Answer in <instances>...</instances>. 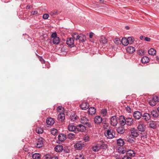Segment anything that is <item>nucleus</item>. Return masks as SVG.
Segmentation results:
<instances>
[{
    "mask_svg": "<svg viewBox=\"0 0 159 159\" xmlns=\"http://www.w3.org/2000/svg\"><path fill=\"white\" fill-rule=\"evenodd\" d=\"M126 51L128 53H132L135 51V48L133 47H128L127 48Z\"/></svg>",
    "mask_w": 159,
    "mask_h": 159,
    "instance_id": "22",
    "label": "nucleus"
},
{
    "mask_svg": "<svg viewBox=\"0 0 159 159\" xmlns=\"http://www.w3.org/2000/svg\"><path fill=\"white\" fill-rule=\"evenodd\" d=\"M93 151L95 152H97L100 149L99 144H95L92 147Z\"/></svg>",
    "mask_w": 159,
    "mask_h": 159,
    "instance_id": "23",
    "label": "nucleus"
},
{
    "mask_svg": "<svg viewBox=\"0 0 159 159\" xmlns=\"http://www.w3.org/2000/svg\"><path fill=\"white\" fill-rule=\"evenodd\" d=\"M58 139L59 140L62 142L66 139V137L65 134H60L58 136Z\"/></svg>",
    "mask_w": 159,
    "mask_h": 159,
    "instance_id": "19",
    "label": "nucleus"
},
{
    "mask_svg": "<svg viewBox=\"0 0 159 159\" xmlns=\"http://www.w3.org/2000/svg\"><path fill=\"white\" fill-rule=\"evenodd\" d=\"M77 119V116L75 115H72L70 117V120L72 121H75Z\"/></svg>",
    "mask_w": 159,
    "mask_h": 159,
    "instance_id": "37",
    "label": "nucleus"
},
{
    "mask_svg": "<svg viewBox=\"0 0 159 159\" xmlns=\"http://www.w3.org/2000/svg\"><path fill=\"white\" fill-rule=\"evenodd\" d=\"M49 15L48 14H45L43 15V19L46 20L48 18Z\"/></svg>",
    "mask_w": 159,
    "mask_h": 159,
    "instance_id": "46",
    "label": "nucleus"
},
{
    "mask_svg": "<svg viewBox=\"0 0 159 159\" xmlns=\"http://www.w3.org/2000/svg\"><path fill=\"white\" fill-rule=\"evenodd\" d=\"M44 140V139L42 138L39 139L38 141L36 143V147L39 148L42 147L43 145V141Z\"/></svg>",
    "mask_w": 159,
    "mask_h": 159,
    "instance_id": "9",
    "label": "nucleus"
},
{
    "mask_svg": "<svg viewBox=\"0 0 159 159\" xmlns=\"http://www.w3.org/2000/svg\"><path fill=\"white\" fill-rule=\"evenodd\" d=\"M62 109H63V108L61 106H59L57 108V110L58 111H60L62 110Z\"/></svg>",
    "mask_w": 159,
    "mask_h": 159,
    "instance_id": "55",
    "label": "nucleus"
},
{
    "mask_svg": "<svg viewBox=\"0 0 159 159\" xmlns=\"http://www.w3.org/2000/svg\"><path fill=\"white\" fill-rule=\"evenodd\" d=\"M76 159H83V158H82L79 159L78 158H76Z\"/></svg>",
    "mask_w": 159,
    "mask_h": 159,
    "instance_id": "64",
    "label": "nucleus"
},
{
    "mask_svg": "<svg viewBox=\"0 0 159 159\" xmlns=\"http://www.w3.org/2000/svg\"><path fill=\"white\" fill-rule=\"evenodd\" d=\"M144 39L145 41H146L147 42H150V41L151 39L149 38L145 37Z\"/></svg>",
    "mask_w": 159,
    "mask_h": 159,
    "instance_id": "52",
    "label": "nucleus"
},
{
    "mask_svg": "<svg viewBox=\"0 0 159 159\" xmlns=\"http://www.w3.org/2000/svg\"><path fill=\"white\" fill-rule=\"evenodd\" d=\"M128 141L131 143H133L134 142V140H133V139H128Z\"/></svg>",
    "mask_w": 159,
    "mask_h": 159,
    "instance_id": "56",
    "label": "nucleus"
},
{
    "mask_svg": "<svg viewBox=\"0 0 159 159\" xmlns=\"http://www.w3.org/2000/svg\"><path fill=\"white\" fill-rule=\"evenodd\" d=\"M51 37L52 38H55L57 37V34L56 32H54L53 33L51 36Z\"/></svg>",
    "mask_w": 159,
    "mask_h": 159,
    "instance_id": "50",
    "label": "nucleus"
},
{
    "mask_svg": "<svg viewBox=\"0 0 159 159\" xmlns=\"http://www.w3.org/2000/svg\"><path fill=\"white\" fill-rule=\"evenodd\" d=\"M80 122L84 125H87L89 123V120L85 116L84 113H82L80 115L79 118Z\"/></svg>",
    "mask_w": 159,
    "mask_h": 159,
    "instance_id": "3",
    "label": "nucleus"
},
{
    "mask_svg": "<svg viewBox=\"0 0 159 159\" xmlns=\"http://www.w3.org/2000/svg\"><path fill=\"white\" fill-rule=\"evenodd\" d=\"M126 110L129 113H130L131 112V108L127 106L126 107Z\"/></svg>",
    "mask_w": 159,
    "mask_h": 159,
    "instance_id": "48",
    "label": "nucleus"
},
{
    "mask_svg": "<svg viewBox=\"0 0 159 159\" xmlns=\"http://www.w3.org/2000/svg\"><path fill=\"white\" fill-rule=\"evenodd\" d=\"M100 42L101 43H102L103 46H105L106 43H107V39L104 37H102L100 39Z\"/></svg>",
    "mask_w": 159,
    "mask_h": 159,
    "instance_id": "30",
    "label": "nucleus"
},
{
    "mask_svg": "<svg viewBox=\"0 0 159 159\" xmlns=\"http://www.w3.org/2000/svg\"><path fill=\"white\" fill-rule=\"evenodd\" d=\"M149 125L150 128L152 129H155L156 127V122L153 121H150Z\"/></svg>",
    "mask_w": 159,
    "mask_h": 159,
    "instance_id": "31",
    "label": "nucleus"
},
{
    "mask_svg": "<svg viewBox=\"0 0 159 159\" xmlns=\"http://www.w3.org/2000/svg\"><path fill=\"white\" fill-rule=\"evenodd\" d=\"M57 13V12H51L50 14L51 15L53 16L56 15Z\"/></svg>",
    "mask_w": 159,
    "mask_h": 159,
    "instance_id": "57",
    "label": "nucleus"
},
{
    "mask_svg": "<svg viewBox=\"0 0 159 159\" xmlns=\"http://www.w3.org/2000/svg\"><path fill=\"white\" fill-rule=\"evenodd\" d=\"M111 125L115 126L118 123V120L117 116H113L110 119Z\"/></svg>",
    "mask_w": 159,
    "mask_h": 159,
    "instance_id": "4",
    "label": "nucleus"
},
{
    "mask_svg": "<svg viewBox=\"0 0 159 159\" xmlns=\"http://www.w3.org/2000/svg\"><path fill=\"white\" fill-rule=\"evenodd\" d=\"M141 62L143 64L148 63L150 61L149 59L147 57H143L141 59Z\"/></svg>",
    "mask_w": 159,
    "mask_h": 159,
    "instance_id": "26",
    "label": "nucleus"
},
{
    "mask_svg": "<svg viewBox=\"0 0 159 159\" xmlns=\"http://www.w3.org/2000/svg\"><path fill=\"white\" fill-rule=\"evenodd\" d=\"M93 33L92 32H90L89 33V38H92L93 36Z\"/></svg>",
    "mask_w": 159,
    "mask_h": 159,
    "instance_id": "59",
    "label": "nucleus"
},
{
    "mask_svg": "<svg viewBox=\"0 0 159 159\" xmlns=\"http://www.w3.org/2000/svg\"><path fill=\"white\" fill-rule=\"evenodd\" d=\"M58 130L57 129L53 128L51 129V134L54 135H55L57 134Z\"/></svg>",
    "mask_w": 159,
    "mask_h": 159,
    "instance_id": "40",
    "label": "nucleus"
},
{
    "mask_svg": "<svg viewBox=\"0 0 159 159\" xmlns=\"http://www.w3.org/2000/svg\"><path fill=\"white\" fill-rule=\"evenodd\" d=\"M100 149H106L107 147V145L103 143L102 144H99Z\"/></svg>",
    "mask_w": 159,
    "mask_h": 159,
    "instance_id": "38",
    "label": "nucleus"
},
{
    "mask_svg": "<svg viewBox=\"0 0 159 159\" xmlns=\"http://www.w3.org/2000/svg\"><path fill=\"white\" fill-rule=\"evenodd\" d=\"M58 119L60 121L64 120L65 119V114L63 113H60L58 116Z\"/></svg>",
    "mask_w": 159,
    "mask_h": 159,
    "instance_id": "24",
    "label": "nucleus"
},
{
    "mask_svg": "<svg viewBox=\"0 0 159 159\" xmlns=\"http://www.w3.org/2000/svg\"><path fill=\"white\" fill-rule=\"evenodd\" d=\"M121 118H122V120H120V126H122L124 127V126L126 124L125 118V117L124 116H121Z\"/></svg>",
    "mask_w": 159,
    "mask_h": 159,
    "instance_id": "25",
    "label": "nucleus"
},
{
    "mask_svg": "<svg viewBox=\"0 0 159 159\" xmlns=\"http://www.w3.org/2000/svg\"><path fill=\"white\" fill-rule=\"evenodd\" d=\"M72 36L74 40H77L80 39V35L77 33H73Z\"/></svg>",
    "mask_w": 159,
    "mask_h": 159,
    "instance_id": "27",
    "label": "nucleus"
},
{
    "mask_svg": "<svg viewBox=\"0 0 159 159\" xmlns=\"http://www.w3.org/2000/svg\"><path fill=\"white\" fill-rule=\"evenodd\" d=\"M149 54L151 55H154L156 53V51L154 48H151L148 51Z\"/></svg>",
    "mask_w": 159,
    "mask_h": 159,
    "instance_id": "33",
    "label": "nucleus"
},
{
    "mask_svg": "<svg viewBox=\"0 0 159 159\" xmlns=\"http://www.w3.org/2000/svg\"><path fill=\"white\" fill-rule=\"evenodd\" d=\"M105 135L107 138L111 139L114 137L115 133L113 130L108 129L105 133Z\"/></svg>",
    "mask_w": 159,
    "mask_h": 159,
    "instance_id": "1",
    "label": "nucleus"
},
{
    "mask_svg": "<svg viewBox=\"0 0 159 159\" xmlns=\"http://www.w3.org/2000/svg\"><path fill=\"white\" fill-rule=\"evenodd\" d=\"M122 159H131V158L127 156L126 155V156H125L122 158Z\"/></svg>",
    "mask_w": 159,
    "mask_h": 159,
    "instance_id": "53",
    "label": "nucleus"
},
{
    "mask_svg": "<svg viewBox=\"0 0 159 159\" xmlns=\"http://www.w3.org/2000/svg\"><path fill=\"white\" fill-rule=\"evenodd\" d=\"M75 137V134L73 133H70L68 135V138L70 139H73Z\"/></svg>",
    "mask_w": 159,
    "mask_h": 159,
    "instance_id": "41",
    "label": "nucleus"
},
{
    "mask_svg": "<svg viewBox=\"0 0 159 159\" xmlns=\"http://www.w3.org/2000/svg\"><path fill=\"white\" fill-rule=\"evenodd\" d=\"M77 130L78 132H84L86 130L85 126L81 124H79L76 126Z\"/></svg>",
    "mask_w": 159,
    "mask_h": 159,
    "instance_id": "10",
    "label": "nucleus"
},
{
    "mask_svg": "<svg viewBox=\"0 0 159 159\" xmlns=\"http://www.w3.org/2000/svg\"><path fill=\"white\" fill-rule=\"evenodd\" d=\"M130 131L132 136L133 137H136L139 135L138 130L134 128H131L130 129Z\"/></svg>",
    "mask_w": 159,
    "mask_h": 159,
    "instance_id": "5",
    "label": "nucleus"
},
{
    "mask_svg": "<svg viewBox=\"0 0 159 159\" xmlns=\"http://www.w3.org/2000/svg\"><path fill=\"white\" fill-rule=\"evenodd\" d=\"M118 152L120 154H123L125 153L126 152H127L123 148H119L118 149Z\"/></svg>",
    "mask_w": 159,
    "mask_h": 159,
    "instance_id": "43",
    "label": "nucleus"
},
{
    "mask_svg": "<svg viewBox=\"0 0 159 159\" xmlns=\"http://www.w3.org/2000/svg\"><path fill=\"white\" fill-rule=\"evenodd\" d=\"M84 140L85 142H87L89 141V139L88 137H85L84 138Z\"/></svg>",
    "mask_w": 159,
    "mask_h": 159,
    "instance_id": "58",
    "label": "nucleus"
},
{
    "mask_svg": "<svg viewBox=\"0 0 159 159\" xmlns=\"http://www.w3.org/2000/svg\"><path fill=\"white\" fill-rule=\"evenodd\" d=\"M126 125L129 126L132 125L133 123V120L132 118L127 117L125 118Z\"/></svg>",
    "mask_w": 159,
    "mask_h": 159,
    "instance_id": "15",
    "label": "nucleus"
},
{
    "mask_svg": "<svg viewBox=\"0 0 159 159\" xmlns=\"http://www.w3.org/2000/svg\"><path fill=\"white\" fill-rule=\"evenodd\" d=\"M102 118L100 116H96L94 118V121L95 124L99 125L102 123Z\"/></svg>",
    "mask_w": 159,
    "mask_h": 159,
    "instance_id": "8",
    "label": "nucleus"
},
{
    "mask_svg": "<svg viewBox=\"0 0 159 159\" xmlns=\"http://www.w3.org/2000/svg\"><path fill=\"white\" fill-rule=\"evenodd\" d=\"M36 132L39 134H42L43 133V130L42 128L38 127L36 129Z\"/></svg>",
    "mask_w": 159,
    "mask_h": 159,
    "instance_id": "39",
    "label": "nucleus"
},
{
    "mask_svg": "<svg viewBox=\"0 0 159 159\" xmlns=\"http://www.w3.org/2000/svg\"><path fill=\"white\" fill-rule=\"evenodd\" d=\"M89 114L90 115H92L94 114L96 112V109L94 107H91L88 111Z\"/></svg>",
    "mask_w": 159,
    "mask_h": 159,
    "instance_id": "21",
    "label": "nucleus"
},
{
    "mask_svg": "<svg viewBox=\"0 0 159 159\" xmlns=\"http://www.w3.org/2000/svg\"><path fill=\"white\" fill-rule=\"evenodd\" d=\"M60 42V38L58 37L55 38L53 39L52 42L54 44H58Z\"/></svg>",
    "mask_w": 159,
    "mask_h": 159,
    "instance_id": "36",
    "label": "nucleus"
},
{
    "mask_svg": "<svg viewBox=\"0 0 159 159\" xmlns=\"http://www.w3.org/2000/svg\"><path fill=\"white\" fill-rule=\"evenodd\" d=\"M125 28L127 29V30H128L129 29V27L128 26H126L125 27Z\"/></svg>",
    "mask_w": 159,
    "mask_h": 159,
    "instance_id": "62",
    "label": "nucleus"
},
{
    "mask_svg": "<svg viewBox=\"0 0 159 159\" xmlns=\"http://www.w3.org/2000/svg\"><path fill=\"white\" fill-rule=\"evenodd\" d=\"M127 39L129 44L132 43L134 41V39L132 37H128Z\"/></svg>",
    "mask_w": 159,
    "mask_h": 159,
    "instance_id": "45",
    "label": "nucleus"
},
{
    "mask_svg": "<svg viewBox=\"0 0 159 159\" xmlns=\"http://www.w3.org/2000/svg\"><path fill=\"white\" fill-rule=\"evenodd\" d=\"M55 151L57 152H61L63 149V147L61 145H57L54 148Z\"/></svg>",
    "mask_w": 159,
    "mask_h": 159,
    "instance_id": "20",
    "label": "nucleus"
},
{
    "mask_svg": "<svg viewBox=\"0 0 159 159\" xmlns=\"http://www.w3.org/2000/svg\"><path fill=\"white\" fill-rule=\"evenodd\" d=\"M142 117L145 121H147L150 119L151 117L150 114L145 113L143 114Z\"/></svg>",
    "mask_w": 159,
    "mask_h": 159,
    "instance_id": "17",
    "label": "nucleus"
},
{
    "mask_svg": "<svg viewBox=\"0 0 159 159\" xmlns=\"http://www.w3.org/2000/svg\"><path fill=\"white\" fill-rule=\"evenodd\" d=\"M117 144L119 146H123L125 144V142L123 140L121 139H119L117 140Z\"/></svg>",
    "mask_w": 159,
    "mask_h": 159,
    "instance_id": "28",
    "label": "nucleus"
},
{
    "mask_svg": "<svg viewBox=\"0 0 159 159\" xmlns=\"http://www.w3.org/2000/svg\"><path fill=\"white\" fill-rule=\"evenodd\" d=\"M45 158L46 159H48V158H49V157H47V156H46L45 157ZM49 158H50V159H58V157L57 156H55L53 157H50Z\"/></svg>",
    "mask_w": 159,
    "mask_h": 159,
    "instance_id": "47",
    "label": "nucleus"
},
{
    "mask_svg": "<svg viewBox=\"0 0 159 159\" xmlns=\"http://www.w3.org/2000/svg\"><path fill=\"white\" fill-rule=\"evenodd\" d=\"M152 99L154 100L156 102L158 100V97L157 96H155L152 98Z\"/></svg>",
    "mask_w": 159,
    "mask_h": 159,
    "instance_id": "51",
    "label": "nucleus"
},
{
    "mask_svg": "<svg viewBox=\"0 0 159 159\" xmlns=\"http://www.w3.org/2000/svg\"><path fill=\"white\" fill-rule=\"evenodd\" d=\"M66 43L69 46H71L74 44V40L72 38H69L66 40Z\"/></svg>",
    "mask_w": 159,
    "mask_h": 159,
    "instance_id": "14",
    "label": "nucleus"
},
{
    "mask_svg": "<svg viewBox=\"0 0 159 159\" xmlns=\"http://www.w3.org/2000/svg\"><path fill=\"white\" fill-rule=\"evenodd\" d=\"M80 39L79 40L82 42H84L86 40V36L83 34H80Z\"/></svg>",
    "mask_w": 159,
    "mask_h": 159,
    "instance_id": "35",
    "label": "nucleus"
},
{
    "mask_svg": "<svg viewBox=\"0 0 159 159\" xmlns=\"http://www.w3.org/2000/svg\"><path fill=\"white\" fill-rule=\"evenodd\" d=\"M133 116L135 119L139 120L142 116V113L139 111H135L133 113Z\"/></svg>",
    "mask_w": 159,
    "mask_h": 159,
    "instance_id": "11",
    "label": "nucleus"
},
{
    "mask_svg": "<svg viewBox=\"0 0 159 159\" xmlns=\"http://www.w3.org/2000/svg\"><path fill=\"white\" fill-rule=\"evenodd\" d=\"M31 13L32 15H34L37 14L38 13V12L37 11H32L31 12Z\"/></svg>",
    "mask_w": 159,
    "mask_h": 159,
    "instance_id": "54",
    "label": "nucleus"
},
{
    "mask_svg": "<svg viewBox=\"0 0 159 159\" xmlns=\"http://www.w3.org/2000/svg\"><path fill=\"white\" fill-rule=\"evenodd\" d=\"M151 115L153 117L157 118V117L159 114L157 112L156 110H152L151 112L150 115Z\"/></svg>",
    "mask_w": 159,
    "mask_h": 159,
    "instance_id": "29",
    "label": "nucleus"
},
{
    "mask_svg": "<svg viewBox=\"0 0 159 159\" xmlns=\"http://www.w3.org/2000/svg\"><path fill=\"white\" fill-rule=\"evenodd\" d=\"M149 104L152 106H155L156 105V102L153 100L152 99V100H150L149 101Z\"/></svg>",
    "mask_w": 159,
    "mask_h": 159,
    "instance_id": "44",
    "label": "nucleus"
},
{
    "mask_svg": "<svg viewBox=\"0 0 159 159\" xmlns=\"http://www.w3.org/2000/svg\"><path fill=\"white\" fill-rule=\"evenodd\" d=\"M119 41L120 39L119 38H116L114 40V42L115 44L118 45L119 44Z\"/></svg>",
    "mask_w": 159,
    "mask_h": 159,
    "instance_id": "49",
    "label": "nucleus"
},
{
    "mask_svg": "<svg viewBox=\"0 0 159 159\" xmlns=\"http://www.w3.org/2000/svg\"><path fill=\"white\" fill-rule=\"evenodd\" d=\"M157 111L159 112V107L157 108Z\"/></svg>",
    "mask_w": 159,
    "mask_h": 159,
    "instance_id": "63",
    "label": "nucleus"
},
{
    "mask_svg": "<svg viewBox=\"0 0 159 159\" xmlns=\"http://www.w3.org/2000/svg\"><path fill=\"white\" fill-rule=\"evenodd\" d=\"M79 157L80 159L82 158H83V159H84V157L83 155L80 154L79 156Z\"/></svg>",
    "mask_w": 159,
    "mask_h": 159,
    "instance_id": "60",
    "label": "nucleus"
},
{
    "mask_svg": "<svg viewBox=\"0 0 159 159\" xmlns=\"http://www.w3.org/2000/svg\"><path fill=\"white\" fill-rule=\"evenodd\" d=\"M80 107L82 110H86L89 108V105L87 102H84L80 105Z\"/></svg>",
    "mask_w": 159,
    "mask_h": 159,
    "instance_id": "13",
    "label": "nucleus"
},
{
    "mask_svg": "<svg viewBox=\"0 0 159 159\" xmlns=\"http://www.w3.org/2000/svg\"><path fill=\"white\" fill-rule=\"evenodd\" d=\"M123 45L124 46H127L129 44L128 41L127 39L126 38H123L121 41Z\"/></svg>",
    "mask_w": 159,
    "mask_h": 159,
    "instance_id": "32",
    "label": "nucleus"
},
{
    "mask_svg": "<svg viewBox=\"0 0 159 159\" xmlns=\"http://www.w3.org/2000/svg\"><path fill=\"white\" fill-rule=\"evenodd\" d=\"M107 111L106 109H102L101 110V115L103 116H107Z\"/></svg>",
    "mask_w": 159,
    "mask_h": 159,
    "instance_id": "42",
    "label": "nucleus"
},
{
    "mask_svg": "<svg viewBox=\"0 0 159 159\" xmlns=\"http://www.w3.org/2000/svg\"><path fill=\"white\" fill-rule=\"evenodd\" d=\"M126 155L130 157H134L135 155V153L133 150H130L127 151Z\"/></svg>",
    "mask_w": 159,
    "mask_h": 159,
    "instance_id": "18",
    "label": "nucleus"
},
{
    "mask_svg": "<svg viewBox=\"0 0 159 159\" xmlns=\"http://www.w3.org/2000/svg\"><path fill=\"white\" fill-rule=\"evenodd\" d=\"M33 159H41L40 154L39 153H35L32 156Z\"/></svg>",
    "mask_w": 159,
    "mask_h": 159,
    "instance_id": "34",
    "label": "nucleus"
},
{
    "mask_svg": "<svg viewBox=\"0 0 159 159\" xmlns=\"http://www.w3.org/2000/svg\"><path fill=\"white\" fill-rule=\"evenodd\" d=\"M85 146L84 143L81 141H79L74 145L75 148L79 150H81Z\"/></svg>",
    "mask_w": 159,
    "mask_h": 159,
    "instance_id": "2",
    "label": "nucleus"
},
{
    "mask_svg": "<svg viewBox=\"0 0 159 159\" xmlns=\"http://www.w3.org/2000/svg\"><path fill=\"white\" fill-rule=\"evenodd\" d=\"M54 120L53 118H48L46 121L47 124L49 125H52L54 123Z\"/></svg>",
    "mask_w": 159,
    "mask_h": 159,
    "instance_id": "16",
    "label": "nucleus"
},
{
    "mask_svg": "<svg viewBox=\"0 0 159 159\" xmlns=\"http://www.w3.org/2000/svg\"><path fill=\"white\" fill-rule=\"evenodd\" d=\"M67 128L69 131L71 132H75L77 130L76 126L73 123L69 124Z\"/></svg>",
    "mask_w": 159,
    "mask_h": 159,
    "instance_id": "7",
    "label": "nucleus"
},
{
    "mask_svg": "<svg viewBox=\"0 0 159 159\" xmlns=\"http://www.w3.org/2000/svg\"><path fill=\"white\" fill-rule=\"evenodd\" d=\"M137 128L138 130L140 132H144L146 129V125L143 122L139 123V124Z\"/></svg>",
    "mask_w": 159,
    "mask_h": 159,
    "instance_id": "6",
    "label": "nucleus"
},
{
    "mask_svg": "<svg viewBox=\"0 0 159 159\" xmlns=\"http://www.w3.org/2000/svg\"><path fill=\"white\" fill-rule=\"evenodd\" d=\"M116 130L118 133L122 134L125 133V129L124 127L120 126L116 128Z\"/></svg>",
    "mask_w": 159,
    "mask_h": 159,
    "instance_id": "12",
    "label": "nucleus"
},
{
    "mask_svg": "<svg viewBox=\"0 0 159 159\" xmlns=\"http://www.w3.org/2000/svg\"><path fill=\"white\" fill-rule=\"evenodd\" d=\"M145 37L143 36H141L140 37V39L141 40H143L144 39Z\"/></svg>",
    "mask_w": 159,
    "mask_h": 159,
    "instance_id": "61",
    "label": "nucleus"
}]
</instances>
